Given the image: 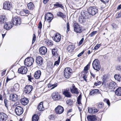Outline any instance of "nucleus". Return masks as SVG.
<instances>
[{"instance_id":"3","label":"nucleus","mask_w":121,"mask_h":121,"mask_svg":"<svg viewBox=\"0 0 121 121\" xmlns=\"http://www.w3.org/2000/svg\"><path fill=\"white\" fill-rule=\"evenodd\" d=\"M92 65L93 69L97 71H99L100 70L101 66L98 59H95L93 61L92 63Z\"/></svg>"},{"instance_id":"24","label":"nucleus","mask_w":121,"mask_h":121,"mask_svg":"<svg viewBox=\"0 0 121 121\" xmlns=\"http://www.w3.org/2000/svg\"><path fill=\"white\" fill-rule=\"evenodd\" d=\"M52 54L53 56L56 57L58 56V49L56 48H55L52 49Z\"/></svg>"},{"instance_id":"53","label":"nucleus","mask_w":121,"mask_h":121,"mask_svg":"<svg viewBox=\"0 0 121 121\" xmlns=\"http://www.w3.org/2000/svg\"><path fill=\"white\" fill-rule=\"evenodd\" d=\"M93 90L94 93V94H96L97 93L99 94L100 93L99 90L98 89H95Z\"/></svg>"},{"instance_id":"19","label":"nucleus","mask_w":121,"mask_h":121,"mask_svg":"<svg viewBox=\"0 0 121 121\" xmlns=\"http://www.w3.org/2000/svg\"><path fill=\"white\" fill-rule=\"evenodd\" d=\"M10 99L11 100L14 101H17L19 99L18 95L14 94L10 95Z\"/></svg>"},{"instance_id":"9","label":"nucleus","mask_w":121,"mask_h":121,"mask_svg":"<svg viewBox=\"0 0 121 121\" xmlns=\"http://www.w3.org/2000/svg\"><path fill=\"white\" fill-rule=\"evenodd\" d=\"M12 5L9 1H5L3 4V7L4 9L10 10L12 8Z\"/></svg>"},{"instance_id":"16","label":"nucleus","mask_w":121,"mask_h":121,"mask_svg":"<svg viewBox=\"0 0 121 121\" xmlns=\"http://www.w3.org/2000/svg\"><path fill=\"white\" fill-rule=\"evenodd\" d=\"M39 52L40 54L45 55L47 52V48L44 46L42 47L39 48Z\"/></svg>"},{"instance_id":"37","label":"nucleus","mask_w":121,"mask_h":121,"mask_svg":"<svg viewBox=\"0 0 121 121\" xmlns=\"http://www.w3.org/2000/svg\"><path fill=\"white\" fill-rule=\"evenodd\" d=\"M43 102H41L38 105V109L40 111L42 110V109L43 108Z\"/></svg>"},{"instance_id":"59","label":"nucleus","mask_w":121,"mask_h":121,"mask_svg":"<svg viewBox=\"0 0 121 121\" xmlns=\"http://www.w3.org/2000/svg\"><path fill=\"white\" fill-rule=\"evenodd\" d=\"M42 22L41 21H40L39 24V26H38V27L39 29H41L42 28Z\"/></svg>"},{"instance_id":"30","label":"nucleus","mask_w":121,"mask_h":121,"mask_svg":"<svg viewBox=\"0 0 121 121\" xmlns=\"http://www.w3.org/2000/svg\"><path fill=\"white\" fill-rule=\"evenodd\" d=\"M27 7L28 9L30 10H32L35 8L34 4L31 2H30L28 4Z\"/></svg>"},{"instance_id":"10","label":"nucleus","mask_w":121,"mask_h":121,"mask_svg":"<svg viewBox=\"0 0 121 121\" xmlns=\"http://www.w3.org/2000/svg\"><path fill=\"white\" fill-rule=\"evenodd\" d=\"M75 31L77 33H80L82 32V28L78 23H75L73 26Z\"/></svg>"},{"instance_id":"39","label":"nucleus","mask_w":121,"mask_h":121,"mask_svg":"<svg viewBox=\"0 0 121 121\" xmlns=\"http://www.w3.org/2000/svg\"><path fill=\"white\" fill-rule=\"evenodd\" d=\"M65 72H67L69 73H72L73 71L71 68H70L68 67L65 68L64 70V71Z\"/></svg>"},{"instance_id":"40","label":"nucleus","mask_w":121,"mask_h":121,"mask_svg":"<svg viewBox=\"0 0 121 121\" xmlns=\"http://www.w3.org/2000/svg\"><path fill=\"white\" fill-rule=\"evenodd\" d=\"M81 94H80L77 98V101L78 104H81Z\"/></svg>"},{"instance_id":"15","label":"nucleus","mask_w":121,"mask_h":121,"mask_svg":"<svg viewBox=\"0 0 121 121\" xmlns=\"http://www.w3.org/2000/svg\"><path fill=\"white\" fill-rule=\"evenodd\" d=\"M70 91L72 94L75 93L78 94L79 93L78 89L76 88L74 85L73 84L72 86L70 88Z\"/></svg>"},{"instance_id":"41","label":"nucleus","mask_w":121,"mask_h":121,"mask_svg":"<svg viewBox=\"0 0 121 121\" xmlns=\"http://www.w3.org/2000/svg\"><path fill=\"white\" fill-rule=\"evenodd\" d=\"M60 56H59L58 57V60L55 62L54 64V66H55V65L56 66H57L59 64L60 61Z\"/></svg>"},{"instance_id":"55","label":"nucleus","mask_w":121,"mask_h":121,"mask_svg":"<svg viewBox=\"0 0 121 121\" xmlns=\"http://www.w3.org/2000/svg\"><path fill=\"white\" fill-rule=\"evenodd\" d=\"M117 16L116 17V18H119L121 17V10L120 13H118Z\"/></svg>"},{"instance_id":"49","label":"nucleus","mask_w":121,"mask_h":121,"mask_svg":"<svg viewBox=\"0 0 121 121\" xmlns=\"http://www.w3.org/2000/svg\"><path fill=\"white\" fill-rule=\"evenodd\" d=\"M9 102V101L7 99H5L4 100V103L5 106L7 108L8 105V103Z\"/></svg>"},{"instance_id":"25","label":"nucleus","mask_w":121,"mask_h":121,"mask_svg":"<svg viewBox=\"0 0 121 121\" xmlns=\"http://www.w3.org/2000/svg\"><path fill=\"white\" fill-rule=\"evenodd\" d=\"M116 83L114 82H110L109 86V88L113 89V90H114L116 86Z\"/></svg>"},{"instance_id":"60","label":"nucleus","mask_w":121,"mask_h":121,"mask_svg":"<svg viewBox=\"0 0 121 121\" xmlns=\"http://www.w3.org/2000/svg\"><path fill=\"white\" fill-rule=\"evenodd\" d=\"M84 40V38H82V39L80 40V41L79 42V44H78V45L79 46L80 45L82 44V42H83V41Z\"/></svg>"},{"instance_id":"45","label":"nucleus","mask_w":121,"mask_h":121,"mask_svg":"<svg viewBox=\"0 0 121 121\" xmlns=\"http://www.w3.org/2000/svg\"><path fill=\"white\" fill-rule=\"evenodd\" d=\"M66 103L68 104L71 106L72 105V104L73 103V101L71 99H69L66 101Z\"/></svg>"},{"instance_id":"13","label":"nucleus","mask_w":121,"mask_h":121,"mask_svg":"<svg viewBox=\"0 0 121 121\" xmlns=\"http://www.w3.org/2000/svg\"><path fill=\"white\" fill-rule=\"evenodd\" d=\"M33 86L31 85H26L24 88V92L26 94H29L32 90Z\"/></svg>"},{"instance_id":"36","label":"nucleus","mask_w":121,"mask_h":121,"mask_svg":"<svg viewBox=\"0 0 121 121\" xmlns=\"http://www.w3.org/2000/svg\"><path fill=\"white\" fill-rule=\"evenodd\" d=\"M73 46L72 45H69L68 46L67 50L69 52H72L74 50V48Z\"/></svg>"},{"instance_id":"20","label":"nucleus","mask_w":121,"mask_h":121,"mask_svg":"<svg viewBox=\"0 0 121 121\" xmlns=\"http://www.w3.org/2000/svg\"><path fill=\"white\" fill-rule=\"evenodd\" d=\"M7 117L6 114L3 112H0V121H5Z\"/></svg>"},{"instance_id":"35","label":"nucleus","mask_w":121,"mask_h":121,"mask_svg":"<svg viewBox=\"0 0 121 121\" xmlns=\"http://www.w3.org/2000/svg\"><path fill=\"white\" fill-rule=\"evenodd\" d=\"M57 86V83H55L54 84H52L50 83H49L48 85V87H50L51 86H52L51 89H53L55 87H56Z\"/></svg>"},{"instance_id":"2","label":"nucleus","mask_w":121,"mask_h":121,"mask_svg":"<svg viewBox=\"0 0 121 121\" xmlns=\"http://www.w3.org/2000/svg\"><path fill=\"white\" fill-rule=\"evenodd\" d=\"M88 11H86L88 13V16L90 17L91 15L94 16L98 12V8L95 6H92L89 7L87 9Z\"/></svg>"},{"instance_id":"1","label":"nucleus","mask_w":121,"mask_h":121,"mask_svg":"<svg viewBox=\"0 0 121 121\" xmlns=\"http://www.w3.org/2000/svg\"><path fill=\"white\" fill-rule=\"evenodd\" d=\"M89 13L86 11H84L81 13V15L79 17V22L81 24L85 23L87 21V19L90 18L88 16Z\"/></svg>"},{"instance_id":"4","label":"nucleus","mask_w":121,"mask_h":121,"mask_svg":"<svg viewBox=\"0 0 121 121\" xmlns=\"http://www.w3.org/2000/svg\"><path fill=\"white\" fill-rule=\"evenodd\" d=\"M34 61V59L32 57H28L25 60L24 64L25 65L28 67H30L33 64Z\"/></svg>"},{"instance_id":"44","label":"nucleus","mask_w":121,"mask_h":121,"mask_svg":"<svg viewBox=\"0 0 121 121\" xmlns=\"http://www.w3.org/2000/svg\"><path fill=\"white\" fill-rule=\"evenodd\" d=\"M49 118L51 120H54L56 118V116L53 114H52L49 116Z\"/></svg>"},{"instance_id":"54","label":"nucleus","mask_w":121,"mask_h":121,"mask_svg":"<svg viewBox=\"0 0 121 121\" xmlns=\"http://www.w3.org/2000/svg\"><path fill=\"white\" fill-rule=\"evenodd\" d=\"M97 32V31H94L92 32L90 34V36L91 37H92L93 35H95Z\"/></svg>"},{"instance_id":"7","label":"nucleus","mask_w":121,"mask_h":121,"mask_svg":"<svg viewBox=\"0 0 121 121\" xmlns=\"http://www.w3.org/2000/svg\"><path fill=\"white\" fill-rule=\"evenodd\" d=\"M15 112L16 114L18 116L21 115L23 112V108L20 106H17L15 108Z\"/></svg>"},{"instance_id":"12","label":"nucleus","mask_w":121,"mask_h":121,"mask_svg":"<svg viewBox=\"0 0 121 121\" xmlns=\"http://www.w3.org/2000/svg\"><path fill=\"white\" fill-rule=\"evenodd\" d=\"M56 113L60 114L62 113L64 111L63 108L60 105H58L55 109Z\"/></svg>"},{"instance_id":"58","label":"nucleus","mask_w":121,"mask_h":121,"mask_svg":"<svg viewBox=\"0 0 121 121\" xmlns=\"http://www.w3.org/2000/svg\"><path fill=\"white\" fill-rule=\"evenodd\" d=\"M23 12L25 13L26 14H29V10L27 9H23Z\"/></svg>"},{"instance_id":"48","label":"nucleus","mask_w":121,"mask_h":121,"mask_svg":"<svg viewBox=\"0 0 121 121\" xmlns=\"http://www.w3.org/2000/svg\"><path fill=\"white\" fill-rule=\"evenodd\" d=\"M28 77V80L30 82H32L31 80L33 79V78L30 75H29L27 76Z\"/></svg>"},{"instance_id":"5","label":"nucleus","mask_w":121,"mask_h":121,"mask_svg":"<svg viewBox=\"0 0 121 121\" xmlns=\"http://www.w3.org/2000/svg\"><path fill=\"white\" fill-rule=\"evenodd\" d=\"M21 18L18 16L13 17L12 20L13 25H18V24L20 25L21 23Z\"/></svg>"},{"instance_id":"18","label":"nucleus","mask_w":121,"mask_h":121,"mask_svg":"<svg viewBox=\"0 0 121 121\" xmlns=\"http://www.w3.org/2000/svg\"><path fill=\"white\" fill-rule=\"evenodd\" d=\"M87 118L88 121H96L97 120L96 116L94 115H90L87 116Z\"/></svg>"},{"instance_id":"43","label":"nucleus","mask_w":121,"mask_h":121,"mask_svg":"<svg viewBox=\"0 0 121 121\" xmlns=\"http://www.w3.org/2000/svg\"><path fill=\"white\" fill-rule=\"evenodd\" d=\"M104 101L109 106H110V103L108 99H104Z\"/></svg>"},{"instance_id":"8","label":"nucleus","mask_w":121,"mask_h":121,"mask_svg":"<svg viewBox=\"0 0 121 121\" xmlns=\"http://www.w3.org/2000/svg\"><path fill=\"white\" fill-rule=\"evenodd\" d=\"M53 16L51 13L49 12L46 14H45V20L50 23L53 19Z\"/></svg>"},{"instance_id":"46","label":"nucleus","mask_w":121,"mask_h":121,"mask_svg":"<svg viewBox=\"0 0 121 121\" xmlns=\"http://www.w3.org/2000/svg\"><path fill=\"white\" fill-rule=\"evenodd\" d=\"M112 26L113 29H116L117 27V26L115 23H113L112 24Z\"/></svg>"},{"instance_id":"56","label":"nucleus","mask_w":121,"mask_h":121,"mask_svg":"<svg viewBox=\"0 0 121 121\" xmlns=\"http://www.w3.org/2000/svg\"><path fill=\"white\" fill-rule=\"evenodd\" d=\"M116 68L117 70L119 71H121V66L119 65L117 66L116 67Z\"/></svg>"},{"instance_id":"26","label":"nucleus","mask_w":121,"mask_h":121,"mask_svg":"<svg viewBox=\"0 0 121 121\" xmlns=\"http://www.w3.org/2000/svg\"><path fill=\"white\" fill-rule=\"evenodd\" d=\"M63 94L64 95L65 97L68 98H70L71 97V95L70 92L67 90L64 91L63 92Z\"/></svg>"},{"instance_id":"61","label":"nucleus","mask_w":121,"mask_h":121,"mask_svg":"<svg viewBox=\"0 0 121 121\" xmlns=\"http://www.w3.org/2000/svg\"><path fill=\"white\" fill-rule=\"evenodd\" d=\"M48 45H52L53 44V42L52 41L49 40L47 42Z\"/></svg>"},{"instance_id":"62","label":"nucleus","mask_w":121,"mask_h":121,"mask_svg":"<svg viewBox=\"0 0 121 121\" xmlns=\"http://www.w3.org/2000/svg\"><path fill=\"white\" fill-rule=\"evenodd\" d=\"M100 0L104 4H105L108 3L109 0Z\"/></svg>"},{"instance_id":"27","label":"nucleus","mask_w":121,"mask_h":121,"mask_svg":"<svg viewBox=\"0 0 121 121\" xmlns=\"http://www.w3.org/2000/svg\"><path fill=\"white\" fill-rule=\"evenodd\" d=\"M6 20V16L4 15H1L0 16V24H3L5 22Z\"/></svg>"},{"instance_id":"29","label":"nucleus","mask_w":121,"mask_h":121,"mask_svg":"<svg viewBox=\"0 0 121 121\" xmlns=\"http://www.w3.org/2000/svg\"><path fill=\"white\" fill-rule=\"evenodd\" d=\"M115 93L118 96H121V87L118 88L115 90Z\"/></svg>"},{"instance_id":"33","label":"nucleus","mask_w":121,"mask_h":121,"mask_svg":"<svg viewBox=\"0 0 121 121\" xmlns=\"http://www.w3.org/2000/svg\"><path fill=\"white\" fill-rule=\"evenodd\" d=\"M54 6H56L57 7L63 9H64V8L63 5L60 4L59 2H56V3L54 4Z\"/></svg>"},{"instance_id":"42","label":"nucleus","mask_w":121,"mask_h":121,"mask_svg":"<svg viewBox=\"0 0 121 121\" xmlns=\"http://www.w3.org/2000/svg\"><path fill=\"white\" fill-rule=\"evenodd\" d=\"M104 106V104L102 102L99 103L98 104V107L100 108H103Z\"/></svg>"},{"instance_id":"22","label":"nucleus","mask_w":121,"mask_h":121,"mask_svg":"<svg viewBox=\"0 0 121 121\" xmlns=\"http://www.w3.org/2000/svg\"><path fill=\"white\" fill-rule=\"evenodd\" d=\"M19 89V85L18 83H16L14 84L13 87L11 89V91L14 92H15L18 91Z\"/></svg>"},{"instance_id":"63","label":"nucleus","mask_w":121,"mask_h":121,"mask_svg":"<svg viewBox=\"0 0 121 121\" xmlns=\"http://www.w3.org/2000/svg\"><path fill=\"white\" fill-rule=\"evenodd\" d=\"M85 52V51L84 50H83L82 52H81L80 53H79L78 55L77 56L78 57H79L83 54Z\"/></svg>"},{"instance_id":"28","label":"nucleus","mask_w":121,"mask_h":121,"mask_svg":"<svg viewBox=\"0 0 121 121\" xmlns=\"http://www.w3.org/2000/svg\"><path fill=\"white\" fill-rule=\"evenodd\" d=\"M21 102L22 104L24 105H27L28 102V100L26 98H24L22 99L21 100Z\"/></svg>"},{"instance_id":"34","label":"nucleus","mask_w":121,"mask_h":121,"mask_svg":"<svg viewBox=\"0 0 121 121\" xmlns=\"http://www.w3.org/2000/svg\"><path fill=\"white\" fill-rule=\"evenodd\" d=\"M38 117L36 114H34L32 117V121H38Z\"/></svg>"},{"instance_id":"38","label":"nucleus","mask_w":121,"mask_h":121,"mask_svg":"<svg viewBox=\"0 0 121 121\" xmlns=\"http://www.w3.org/2000/svg\"><path fill=\"white\" fill-rule=\"evenodd\" d=\"M114 78L116 80H117L119 81H121V76L117 74L114 76Z\"/></svg>"},{"instance_id":"32","label":"nucleus","mask_w":121,"mask_h":121,"mask_svg":"<svg viewBox=\"0 0 121 121\" xmlns=\"http://www.w3.org/2000/svg\"><path fill=\"white\" fill-rule=\"evenodd\" d=\"M72 73H68L67 72H64V75L65 78L67 79L71 77V75Z\"/></svg>"},{"instance_id":"14","label":"nucleus","mask_w":121,"mask_h":121,"mask_svg":"<svg viewBox=\"0 0 121 121\" xmlns=\"http://www.w3.org/2000/svg\"><path fill=\"white\" fill-rule=\"evenodd\" d=\"M27 71V69L26 67L22 66L18 69V72L19 73L24 74L26 73Z\"/></svg>"},{"instance_id":"64","label":"nucleus","mask_w":121,"mask_h":121,"mask_svg":"<svg viewBox=\"0 0 121 121\" xmlns=\"http://www.w3.org/2000/svg\"><path fill=\"white\" fill-rule=\"evenodd\" d=\"M13 79V78H9L8 77H7L6 78V83L8 82L10 80H12Z\"/></svg>"},{"instance_id":"23","label":"nucleus","mask_w":121,"mask_h":121,"mask_svg":"<svg viewBox=\"0 0 121 121\" xmlns=\"http://www.w3.org/2000/svg\"><path fill=\"white\" fill-rule=\"evenodd\" d=\"M41 74V71L39 70H38L34 74V77L36 79H38L39 78Z\"/></svg>"},{"instance_id":"47","label":"nucleus","mask_w":121,"mask_h":121,"mask_svg":"<svg viewBox=\"0 0 121 121\" xmlns=\"http://www.w3.org/2000/svg\"><path fill=\"white\" fill-rule=\"evenodd\" d=\"M93 113H95L98 112L99 110L94 107H93Z\"/></svg>"},{"instance_id":"11","label":"nucleus","mask_w":121,"mask_h":121,"mask_svg":"<svg viewBox=\"0 0 121 121\" xmlns=\"http://www.w3.org/2000/svg\"><path fill=\"white\" fill-rule=\"evenodd\" d=\"M54 41L56 42H59L60 41L61 38V35L58 33L55 34L52 37Z\"/></svg>"},{"instance_id":"51","label":"nucleus","mask_w":121,"mask_h":121,"mask_svg":"<svg viewBox=\"0 0 121 121\" xmlns=\"http://www.w3.org/2000/svg\"><path fill=\"white\" fill-rule=\"evenodd\" d=\"M101 44H97L96 45L94 49V50H97L99 48Z\"/></svg>"},{"instance_id":"52","label":"nucleus","mask_w":121,"mask_h":121,"mask_svg":"<svg viewBox=\"0 0 121 121\" xmlns=\"http://www.w3.org/2000/svg\"><path fill=\"white\" fill-rule=\"evenodd\" d=\"M33 37L32 38V44H33V43L35 42L36 39V37L35 34H34L33 35Z\"/></svg>"},{"instance_id":"6","label":"nucleus","mask_w":121,"mask_h":121,"mask_svg":"<svg viewBox=\"0 0 121 121\" xmlns=\"http://www.w3.org/2000/svg\"><path fill=\"white\" fill-rule=\"evenodd\" d=\"M52 98L55 101L60 100L61 99V96L57 92L53 93L52 95Z\"/></svg>"},{"instance_id":"50","label":"nucleus","mask_w":121,"mask_h":121,"mask_svg":"<svg viewBox=\"0 0 121 121\" xmlns=\"http://www.w3.org/2000/svg\"><path fill=\"white\" fill-rule=\"evenodd\" d=\"M93 107L88 108V112L90 113H93Z\"/></svg>"},{"instance_id":"17","label":"nucleus","mask_w":121,"mask_h":121,"mask_svg":"<svg viewBox=\"0 0 121 121\" xmlns=\"http://www.w3.org/2000/svg\"><path fill=\"white\" fill-rule=\"evenodd\" d=\"M12 24L11 22H5V24L4 26V28L6 30H9L12 27Z\"/></svg>"},{"instance_id":"31","label":"nucleus","mask_w":121,"mask_h":121,"mask_svg":"<svg viewBox=\"0 0 121 121\" xmlns=\"http://www.w3.org/2000/svg\"><path fill=\"white\" fill-rule=\"evenodd\" d=\"M57 15L58 17H61L62 18H65L66 16L64 13L61 11H59L57 12Z\"/></svg>"},{"instance_id":"21","label":"nucleus","mask_w":121,"mask_h":121,"mask_svg":"<svg viewBox=\"0 0 121 121\" xmlns=\"http://www.w3.org/2000/svg\"><path fill=\"white\" fill-rule=\"evenodd\" d=\"M36 61L38 65L40 66L42 65L43 63V59L42 57L39 56L36 57Z\"/></svg>"},{"instance_id":"57","label":"nucleus","mask_w":121,"mask_h":121,"mask_svg":"<svg viewBox=\"0 0 121 121\" xmlns=\"http://www.w3.org/2000/svg\"><path fill=\"white\" fill-rule=\"evenodd\" d=\"M67 30L68 31L70 30L69 24L68 22L67 23Z\"/></svg>"}]
</instances>
